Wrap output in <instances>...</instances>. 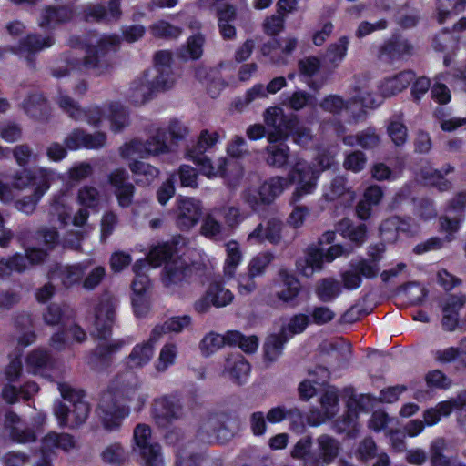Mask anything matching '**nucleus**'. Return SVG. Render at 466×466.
Wrapping results in <instances>:
<instances>
[{"label":"nucleus","instance_id":"nucleus-1","mask_svg":"<svg viewBox=\"0 0 466 466\" xmlns=\"http://www.w3.org/2000/svg\"><path fill=\"white\" fill-rule=\"evenodd\" d=\"M137 386V379L132 373H126L101 394L96 413L106 430L112 431L121 426L122 420L129 414L127 402Z\"/></svg>","mask_w":466,"mask_h":466},{"label":"nucleus","instance_id":"nucleus-23","mask_svg":"<svg viewBox=\"0 0 466 466\" xmlns=\"http://www.w3.org/2000/svg\"><path fill=\"white\" fill-rule=\"evenodd\" d=\"M466 302V295H451L443 304L441 324L445 330L453 331L458 326L459 310Z\"/></svg>","mask_w":466,"mask_h":466},{"label":"nucleus","instance_id":"nucleus-10","mask_svg":"<svg viewBox=\"0 0 466 466\" xmlns=\"http://www.w3.org/2000/svg\"><path fill=\"white\" fill-rule=\"evenodd\" d=\"M265 123L272 130L268 132L269 143L286 138L289 132L298 129V117L295 115L286 116L280 107L273 106L266 110Z\"/></svg>","mask_w":466,"mask_h":466},{"label":"nucleus","instance_id":"nucleus-54","mask_svg":"<svg viewBox=\"0 0 466 466\" xmlns=\"http://www.w3.org/2000/svg\"><path fill=\"white\" fill-rule=\"evenodd\" d=\"M102 458L105 462L114 465H121L126 461L127 453L120 443H113L104 450L102 452Z\"/></svg>","mask_w":466,"mask_h":466},{"label":"nucleus","instance_id":"nucleus-57","mask_svg":"<svg viewBox=\"0 0 466 466\" xmlns=\"http://www.w3.org/2000/svg\"><path fill=\"white\" fill-rule=\"evenodd\" d=\"M273 258L274 256L269 252L258 254L250 260L248 273L255 277L263 275Z\"/></svg>","mask_w":466,"mask_h":466},{"label":"nucleus","instance_id":"nucleus-46","mask_svg":"<svg viewBox=\"0 0 466 466\" xmlns=\"http://www.w3.org/2000/svg\"><path fill=\"white\" fill-rule=\"evenodd\" d=\"M387 131L397 147L402 146L407 141L408 129L401 122V115L392 116L388 125Z\"/></svg>","mask_w":466,"mask_h":466},{"label":"nucleus","instance_id":"nucleus-27","mask_svg":"<svg viewBox=\"0 0 466 466\" xmlns=\"http://www.w3.org/2000/svg\"><path fill=\"white\" fill-rule=\"evenodd\" d=\"M411 70H405L393 77L387 78L380 85V93L385 97H390L406 89L414 79Z\"/></svg>","mask_w":466,"mask_h":466},{"label":"nucleus","instance_id":"nucleus-6","mask_svg":"<svg viewBox=\"0 0 466 466\" xmlns=\"http://www.w3.org/2000/svg\"><path fill=\"white\" fill-rule=\"evenodd\" d=\"M208 270L207 265L203 262L195 261L187 264L181 259L170 260L166 262L162 269L161 280L167 289L177 291L195 280L203 283Z\"/></svg>","mask_w":466,"mask_h":466},{"label":"nucleus","instance_id":"nucleus-56","mask_svg":"<svg viewBox=\"0 0 466 466\" xmlns=\"http://www.w3.org/2000/svg\"><path fill=\"white\" fill-rule=\"evenodd\" d=\"M109 109L112 131L115 133L122 131L128 125L125 108L119 104H111Z\"/></svg>","mask_w":466,"mask_h":466},{"label":"nucleus","instance_id":"nucleus-61","mask_svg":"<svg viewBox=\"0 0 466 466\" xmlns=\"http://www.w3.org/2000/svg\"><path fill=\"white\" fill-rule=\"evenodd\" d=\"M378 455V447L371 437H366L359 443L356 451L358 460L367 462Z\"/></svg>","mask_w":466,"mask_h":466},{"label":"nucleus","instance_id":"nucleus-30","mask_svg":"<svg viewBox=\"0 0 466 466\" xmlns=\"http://www.w3.org/2000/svg\"><path fill=\"white\" fill-rule=\"evenodd\" d=\"M73 16V11L68 6H47L41 15L39 25L53 27L58 24L68 22Z\"/></svg>","mask_w":466,"mask_h":466},{"label":"nucleus","instance_id":"nucleus-26","mask_svg":"<svg viewBox=\"0 0 466 466\" xmlns=\"http://www.w3.org/2000/svg\"><path fill=\"white\" fill-rule=\"evenodd\" d=\"M411 52L412 46L406 38L394 35L381 46L380 56L381 58L385 56L388 60L392 61L410 56Z\"/></svg>","mask_w":466,"mask_h":466},{"label":"nucleus","instance_id":"nucleus-36","mask_svg":"<svg viewBox=\"0 0 466 466\" xmlns=\"http://www.w3.org/2000/svg\"><path fill=\"white\" fill-rule=\"evenodd\" d=\"M325 259L323 248H309L306 258L302 262H298L297 267L306 277L313 275L315 270H321Z\"/></svg>","mask_w":466,"mask_h":466},{"label":"nucleus","instance_id":"nucleus-18","mask_svg":"<svg viewBox=\"0 0 466 466\" xmlns=\"http://www.w3.org/2000/svg\"><path fill=\"white\" fill-rule=\"evenodd\" d=\"M323 198L329 202L341 199L344 205H350L356 198V193L353 190L347 176H335L325 188Z\"/></svg>","mask_w":466,"mask_h":466},{"label":"nucleus","instance_id":"nucleus-29","mask_svg":"<svg viewBox=\"0 0 466 466\" xmlns=\"http://www.w3.org/2000/svg\"><path fill=\"white\" fill-rule=\"evenodd\" d=\"M289 158V147L282 140L269 143L266 147V163L273 167L281 168L284 167Z\"/></svg>","mask_w":466,"mask_h":466},{"label":"nucleus","instance_id":"nucleus-7","mask_svg":"<svg viewBox=\"0 0 466 466\" xmlns=\"http://www.w3.org/2000/svg\"><path fill=\"white\" fill-rule=\"evenodd\" d=\"M131 453L145 466H164L161 446L153 440L151 429L147 424L140 423L135 427Z\"/></svg>","mask_w":466,"mask_h":466},{"label":"nucleus","instance_id":"nucleus-31","mask_svg":"<svg viewBox=\"0 0 466 466\" xmlns=\"http://www.w3.org/2000/svg\"><path fill=\"white\" fill-rule=\"evenodd\" d=\"M44 451L53 452L54 449H61L68 451L76 446L74 437L68 433H56L51 431L47 433L41 441Z\"/></svg>","mask_w":466,"mask_h":466},{"label":"nucleus","instance_id":"nucleus-37","mask_svg":"<svg viewBox=\"0 0 466 466\" xmlns=\"http://www.w3.org/2000/svg\"><path fill=\"white\" fill-rule=\"evenodd\" d=\"M27 270L26 258L22 253L0 258V279L9 277L12 272L23 273Z\"/></svg>","mask_w":466,"mask_h":466},{"label":"nucleus","instance_id":"nucleus-22","mask_svg":"<svg viewBox=\"0 0 466 466\" xmlns=\"http://www.w3.org/2000/svg\"><path fill=\"white\" fill-rule=\"evenodd\" d=\"M466 407V391L461 392L456 398L440 402L435 408L424 412V420L428 425L436 424L441 416H449L453 410H463Z\"/></svg>","mask_w":466,"mask_h":466},{"label":"nucleus","instance_id":"nucleus-58","mask_svg":"<svg viewBox=\"0 0 466 466\" xmlns=\"http://www.w3.org/2000/svg\"><path fill=\"white\" fill-rule=\"evenodd\" d=\"M11 152L16 164L20 167H25L31 161H36L38 159V154L35 153L28 144L17 145Z\"/></svg>","mask_w":466,"mask_h":466},{"label":"nucleus","instance_id":"nucleus-41","mask_svg":"<svg viewBox=\"0 0 466 466\" xmlns=\"http://www.w3.org/2000/svg\"><path fill=\"white\" fill-rule=\"evenodd\" d=\"M208 296L212 300V305L216 308H222L229 305L234 299L233 293L224 287L221 282H212L208 288Z\"/></svg>","mask_w":466,"mask_h":466},{"label":"nucleus","instance_id":"nucleus-17","mask_svg":"<svg viewBox=\"0 0 466 466\" xmlns=\"http://www.w3.org/2000/svg\"><path fill=\"white\" fill-rule=\"evenodd\" d=\"M153 413L157 423L166 427L173 420L182 417L183 407L176 397L166 396L155 400Z\"/></svg>","mask_w":466,"mask_h":466},{"label":"nucleus","instance_id":"nucleus-20","mask_svg":"<svg viewBox=\"0 0 466 466\" xmlns=\"http://www.w3.org/2000/svg\"><path fill=\"white\" fill-rule=\"evenodd\" d=\"M322 412L311 411L308 422L311 426H319L327 420L333 418L339 410V395L335 388L328 389L319 400Z\"/></svg>","mask_w":466,"mask_h":466},{"label":"nucleus","instance_id":"nucleus-45","mask_svg":"<svg viewBox=\"0 0 466 466\" xmlns=\"http://www.w3.org/2000/svg\"><path fill=\"white\" fill-rule=\"evenodd\" d=\"M447 449V442L443 438L434 440L430 446V456L431 466H451V460L444 455Z\"/></svg>","mask_w":466,"mask_h":466},{"label":"nucleus","instance_id":"nucleus-35","mask_svg":"<svg viewBox=\"0 0 466 466\" xmlns=\"http://www.w3.org/2000/svg\"><path fill=\"white\" fill-rule=\"evenodd\" d=\"M288 185V179L282 177H272L266 180L260 187V195L266 204H271L276 198L280 196Z\"/></svg>","mask_w":466,"mask_h":466},{"label":"nucleus","instance_id":"nucleus-47","mask_svg":"<svg viewBox=\"0 0 466 466\" xmlns=\"http://www.w3.org/2000/svg\"><path fill=\"white\" fill-rule=\"evenodd\" d=\"M119 155L124 159L145 158L148 156L145 142L137 138L121 146Z\"/></svg>","mask_w":466,"mask_h":466},{"label":"nucleus","instance_id":"nucleus-52","mask_svg":"<svg viewBox=\"0 0 466 466\" xmlns=\"http://www.w3.org/2000/svg\"><path fill=\"white\" fill-rule=\"evenodd\" d=\"M51 363V356L45 350H35L26 358L27 368L34 373L38 370L47 367Z\"/></svg>","mask_w":466,"mask_h":466},{"label":"nucleus","instance_id":"nucleus-51","mask_svg":"<svg viewBox=\"0 0 466 466\" xmlns=\"http://www.w3.org/2000/svg\"><path fill=\"white\" fill-rule=\"evenodd\" d=\"M466 0H437V9L439 12L438 20L443 23L446 17L452 13H458L464 10Z\"/></svg>","mask_w":466,"mask_h":466},{"label":"nucleus","instance_id":"nucleus-40","mask_svg":"<svg viewBox=\"0 0 466 466\" xmlns=\"http://www.w3.org/2000/svg\"><path fill=\"white\" fill-rule=\"evenodd\" d=\"M228 345L238 346L244 352L254 353L258 346V339L255 335L245 336L238 330L228 331Z\"/></svg>","mask_w":466,"mask_h":466},{"label":"nucleus","instance_id":"nucleus-9","mask_svg":"<svg viewBox=\"0 0 466 466\" xmlns=\"http://www.w3.org/2000/svg\"><path fill=\"white\" fill-rule=\"evenodd\" d=\"M380 272L379 258L373 259H353L349 263V268L340 274L343 287L346 289H357L360 287L362 279H374Z\"/></svg>","mask_w":466,"mask_h":466},{"label":"nucleus","instance_id":"nucleus-49","mask_svg":"<svg viewBox=\"0 0 466 466\" xmlns=\"http://www.w3.org/2000/svg\"><path fill=\"white\" fill-rule=\"evenodd\" d=\"M77 201L83 207L96 208L100 204L101 196L96 187L85 186L78 190Z\"/></svg>","mask_w":466,"mask_h":466},{"label":"nucleus","instance_id":"nucleus-59","mask_svg":"<svg viewBox=\"0 0 466 466\" xmlns=\"http://www.w3.org/2000/svg\"><path fill=\"white\" fill-rule=\"evenodd\" d=\"M243 201L254 211L258 214L264 212L265 207L269 206L262 200V195H260V188H248L242 192Z\"/></svg>","mask_w":466,"mask_h":466},{"label":"nucleus","instance_id":"nucleus-48","mask_svg":"<svg viewBox=\"0 0 466 466\" xmlns=\"http://www.w3.org/2000/svg\"><path fill=\"white\" fill-rule=\"evenodd\" d=\"M145 268H147L146 261H137L133 266L136 273L135 279L131 284L133 295H146L149 288V278L142 272Z\"/></svg>","mask_w":466,"mask_h":466},{"label":"nucleus","instance_id":"nucleus-25","mask_svg":"<svg viewBox=\"0 0 466 466\" xmlns=\"http://www.w3.org/2000/svg\"><path fill=\"white\" fill-rule=\"evenodd\" d=\"M278 275L284 288L276 293V298L286 304L293 303L301 291L299 280L286 268H280Z\"/></svg>","mask_w":466,"mask_h":466},{"label":"nucleus","instance_id":"nucleus-8","mask_svg":"<svg viewBox=\"0 0 466 466\" xmlns=\"http://www.w3.org/2000/svg\"><path fill=\"white\" fill-rule=\"evenodd\" d=\"M289 183L297 184L291 196V203L295 204L304 196L311 194L316 187L319 172L309 163L299 159L289 173Z\"/></svg>","mask_w":466,"mask_h":466},{"label":"nucleus","instance_id":"nucleus-63","mask_svg":"<svg viewBox=\"0 0 466 466\" xmlns=\"http://www.w3.org/2000/svg\"><path fill=\"white\" fill-rule=\"evenodd\" d=\"M56 103L59 107L65 111L68 116L73 119H79L81 115L83 114V109H81L73 98L69 96L59 93L56 98Z\"/></svg>","mask_w":466,"mask_h":466},{"label":"nucleus","instance_id":"nucleus-43","mask_svg":"<svg viewBox=\"0 0 466 466\" xmlns=\"http://www.w3.org/2000/svg\"><path fill=\"white\" fill-rule=\"evenodd\" d=\"M154 350L150 343L144 342L136 345L128 356L130 368H140L147 364L153 357Z\"/></svg>","mask_w":466,"mask_h":466},{"label":"nucleus","instance_id":"nucleus-3","mask_svg":"<svg viewBox=\"0 0 466 466\" xmlns=\"http://www.w3.org/2000/svg\"><path fill=\"white\" fill-rule=\"evenodd\" d=\"M118 38L115 35H103L95 43L86 45V56L83 59L66 57L65 65L50 68L51 76L56 78L67 76L71 72L86 70L96 76L106 74L112 67L110 52L116 50Z\"/></svg>","mask_w":466,"mask_h":466},{"label":"nucleus","instance_id":"nucleus-14","mask_svg":"<svg viewBox=\"0 0 466 466\" xmlns=\"http://www.w3.org/2000/svg\"><path fill=\"white\" fill-rule=\"evenodd\" d=\"M58 177V175L53 169H42L40 171V182L35 187L33 194L24 196L14 202L15 208L26 215H32L35 209L39 200L49 189L50 185Z\"/></svg>","mask_w":466,"mask_h":466},{"label":"nucleus","instance_id":"nucleus-15","mask_svg":"<svg viewBox=\"0 0 466 466\" xmlns=\"http://www.w3.org/2000/svg\"><path fill=\"white\" fill-rule=\"evenodd\" d=\"M108 183L117 204L122 208H129L134 202L136 187L129 181V175L125 168H116L108 175Z\"/></svg>","mask_w":466,"mask_h":466},{"label":"nucleus","instance_id":"nucleus-55","mask_svg":"<svg viewBox=\"0 0 466 466\" xmlns=\"http://www.w3.org/2000/svg\"><path fill=\"white\" fill-rule=\"evenodd\" d=\"M151 34L155 37L164 39L177 38L182 30L166 21H158L150 26Z\"/></svg>","mask_w":466,"mask_h":466},{"label":"nucleus","instance_id":"nucleus-12","mask_svg":"<svg viewBox=\"0 0 466 466\" xmlns=\"http://www.w3.org/2000/svg\"><path fill=\"white\" fill-rule=\"evenodd\" d=\"M226 420L227 416L225 414H208L200 420L197 431L198 438L208 443L227 441L233 436V433L226 425Z\"/></svg>","mask_w":466,"mask_h":466},{"label":"nucleus","instance_id":"nucleus-38","mask_svg":"<svg viewBox=\"0 0 466 466\" xmlns=\"http://www.w3.org/2000/svg\"><path fill=\"white\" fill-rule=\"evenodd\" d=\"M130 171L137 177V184L148 185L159 174V170L154 166L142 161L135 160L129 163Z\"/></svg>","mask_w":466,"mask_h":466},{"label":"nucleus","instance_id":"nucleus-33","mask_svg":"<svg viewBox=\"0 0 466 466\" xmlns=\"http://www.w3.org/2000/svg\"><path fill=\"white\" fill-rule=\"evenodd\" d=\"M284 329L279 334L269 335L264 343V356L270 362L275 361L283 351L284 344L289 340Z\"/></svg>","mask_w":466,"mask_h":466},{"label":"nucleus","instance_id":"nucleus-11","mask_svg":"<svg viewBox=\"0 0 466 466\" xmlns=\"http://www.w3.org/2000/svg\"><path fill=\"white\" fill-rule=\"evenodd\" d=\"M265 123L272 130L268 132L269 143L286 138L289 132L298 129V117L295 115L286 116L280 107L273 106L266 110Z\"/></svg>","mask_w":466,"mask_h":466},{"label":"nucleus","instance_id":"nucleus-62","mask_svg":"<svg viewBox=\"0 0 466 466\" xmlns=\"http://www.w3.org/2000/svg\"><path fill=\"white\" fill-rule=\"evenodd\" d=\"M9 436L14 442L19 444L34 443L37 440V435L33 428L21 425L11 428Z\"/></svg>","mask_w":466,"mask_h":466},{"label":"nucleus","instance_id":"nucleus-39","mask_svg":"<svg viewBox=\"0 0 466 466\" xmlns=\"http://www.w3.org/2000/svg\"><path fill=\"white\" fill-rule=\"evenodd\" d=\"M340 292L341 287L339 281L332 278L319 280L316 287V294L322 302L334 300Z\"/></svg>","mask_w":466,"mask_h":466},{"label":"nucleus","instance_id":"nucleus-53","mask_svg":"<svg viewBox=\"0 0 466 466\" xmlns=\"http://www.w3.org/2000/svg\"><path fill=\"white\" fill-rule=\"evenodd\" d=\"M157 75L151 79V83L157 92L171 88L175 83V77L171 67L156 68Z\"/></svg>","mask_w":466,"mask_h":466},{"label":"nucleus","instance_id":"nucleus-50","mask_svg":"<svg viewBox=\"0 0 466 466\" xmlns=\"http://www.w3.org/2000/svg\"><path fill=\"white\" fill-rule=\"evenodd\" d=\"M218 138L219 135L217 131L209 132L208 129H204L200 132L198 142L192 145L187 152L204 154L207 149L218 142Z\"/></svg>","mask_w":466,"mask_h":466},{"label":"nucleus","instance_id":"nucleus-21","mask_svg":"<svg viewBox=\"0 0 466 466\" xmlns=\"http://www.w3.org/2000/svg\"><path fill=\"white\" fill-rule=\"evenodd\" d=\"M156 93L157 91L151 83L150 74L145 71L130 84L127 96L135 106H142L151 100Z\"/></svg>","mask_w":466,"mask_h":466},{"label":"nucleus","instance_id":"nucleus-19","mask_svg":"<svg viewBox=\"0 0 466 466\" xmlns=\"http://www.w3.org/2000/svg\"><path fill=\"white\" fill-rule=\"evenodd\" d=\"M202 216L200 202L191 198L179 201L177 206V226L181 230H188L198 224Z\"/></svg>","mask_w":466,"mask_h":466},{"label":"nucleus","instance_id":"nucleus-5","mask_svg":"<svg viewBox=\"0 0 466 466\" xmlns=\"http://www.w3.org/2000/svg\"><path fill=\"white\" fill-rule=\"evenodd\" d=\"M58 390L62 398L66 401H56L53 412L58 424L62 428L76 429L84 424L89 415L90 406L84 400L80 391H76L69 385L59 383Z\"/></svg>","mask_w":466,"mask_h":466},{"label":"nucleus","instance_id":"nucleus-60","mask_svg":"<svg viewBox=\"0 0 466 466\" xmlns=\"http://www.w3.org/2000/svg\"><path fill=\"white\" fill-rule=\"evenodd\" d=\"M106 277V268L103 266H96L87 271L82 279V288L91 291L97 288Z\"/></svg>","mask_w":466,"mask_h":466},{"label":"nucleus","instance_id":"nucleus-64","mask_svg":"<svg viewBox=\"0 0 466 466\" xmlns=\"http://www.w3.org/2000/svg\"><path fill=\"white\" fill-rule=\"evenodd\" d=\"M177 354V350L174 344H166L160 351L159 357L156 363L157 371H165L168 366L172 365Z\"/></svg>","mask_w":466,"mask_h":466},{"label":"nucleus","instance_id":"nucleus-42","mask_svg":"<svg viewBox=\"0 0 466 466\" xmlns=\"http://www.w3.org/2000/svg\"><path fill=\"white\" fill-rule=\"evenodd\" d=\"M46 169V167H40L35 171L31 169H23L15 173L12 177V187L18 190H23L28 187L30 185L37 187V183L40 182V171Z\"/></svg>","mask_w":466,"mask_h":466},{"label":"nucleus","instance_id":"nucleus-44","mask_svg":"<svg viewBox=\"0 0 466 466\" xmlns=\"http://www.w3.org/2000/svg\"><path fill=\"white\" fill-rule=\"evenodd\" d=\"M226 344L228 345V332L224 336L210 332L202 339L199 349L203 356L208 357Z\"/></svg>","mask_w":466,"mask_h":466},{"label":"nucleus","instance_id":"nucleus-28","mask_svg":"<svg viewBox=\"0 0 466 466\" xmlns=\"http://www.w3.org/2000/svg\"><path fill=\"white\" fill-rule=\"evenodd\" d=\"M187 157L191 159L200 168V172L207 177L213 176H225V167L228 164V160L225 158H219L216 167L211 163V160L204 154H198L193 152H187Z\"/></svg>","mask_w":466,"mask_h":466},{"label":"nucleus","instance_id":"nucleus-32","mask_svg":"<svg viewBox=\"0 0 466 466\" xmlns=\"http://www.w3.org/2000/svg\"><path fill=\"white\" fill-rule=\"evenodd\" d=\"M167 132L164 128H157L148 138L144 141L148 156H159L171 151L167 144Z\"/></svg>","mask_w":466,"mask_h":466},{"label":"nucleus","instance_id":"nucleus-13","mask_svg":"<svg viewBox=\"0 0 466 466\" xmlns=\"http://www.w3.org/2000/svg\"><path fill=\"white\" fill-rule=\"evenodd\" d=\"M55 44L53 35L43 36L38 34H29L22 38L16 46L11 48L13 54L23 58L29 68L36 69V53L52 46Z\"/></svg>","mask_w":466,"mask_h":466},{"label":"nucleus","instance_id":"nucleus-34","mask_svg":"<svg viewBox=\"0 0 466 466\" xmlns=\"http://www.w3.org/2000/svg\"><path fill=\"white\" fill-rule=\"evenodd\" d=\"M249 370V363L243 357H239L234 360H227L223 373L228 374L235 383L242 384L246 381Z\"/></svg>","mask_w":466,"mask_h":466},{"label":"nucleus","instance_id":"nucleus-4","mask_svg":"<svg viewBox=\"0 0 466 466\" xmlns=\"http://www.w3.org/2000/svg\"><path fill=\"white\" fill-rule=\"evenodd\" d=\"M316 449L313 450L312 438L304 436L294 445L291 457L301 462L302 466H328L339 455L340 442L331 435L320 434L315 440Z\"/></svg>","mask_w":466,"mask_h":466},{"label":"nucleus","instance_id":"nucleus-24","mask_svg":"<svg viewBox=\"0 0 466 466\" xmlns=\"http://www.w3.org/2000/svg\"><path fill=\"white\" fill-rule=\"evenodd\" d=\"M25 112L38 121H47L50 117V106L41 93H32L22 103Z\"/></svg>","mask_w":466,"mask_h":466},{"label":"nucleus","instance_id":"nucleus-2","mask_svg":"<svg viewBox=\"0 0 466 466\" xmlns=\"http://www.w3.org/2000/svg\"><path fill=\"white\" fill-rule=\"evenodd\" d=\"M117 304L118 301L115 296L110 293H105L102 295L99 304L96 309L93 335L101 341L94 350L92 361L97 369L98 365L101 368L107 366L112 356L118 352L126 344L124 339L107 340L112 334Z\"/></svg>","mask_w":466,"mask_h":466},{"label":"nucleus","instance_id":"nucleus-16","mask_svg":"<svg viewBox=\"0 0 466 466\" xmlns=\"http://www.w3.org/2000/svg\"><path fill=\"white\" fill-rule=\"evenodd\" d=\"M90 266V262L74 265H56L48 273L50 279L58 280L62 288L69 289L76 285L82 286V279Z\"/></svg>","mask_w":466,"mask_h":466}]
</instances>
